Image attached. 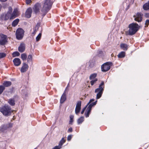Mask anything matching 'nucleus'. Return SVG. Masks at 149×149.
Listing matches in <instances>:
<instances>
[{
    "mask_svg": "<svg viewBox=\"0 0 149 149\" xmlns=\"http://www.w3.org/2000/svg\"><path fill=\"white\" fill-rule=\"evenodd\" d=\"M19 21V20L18 19H16L14 20L12 23V26L14 27L16 26L18 24Z\"/></svg>",
    "mask_w": 149,
    "mask_h": 149,
    "instance_id": "24",
    "label": "nucleus"
},
{
    "mask_svg": "<svg viewBox=\"0 0 149 149\" xmlns=\"http://www.w3.org/2000/svg\"><path fill=\"white\" fill-rule=\"evenodd\" d=\"M84 121V117H80L77 120V123L78 124H80Z\"/></svg>",
    "mask_w": 149,
    "mask_h": 149,
    "instance_id": "25",
    "label": "nucleus"
},
{
    "mask_svg": "<svg viewBox=\"0 0 149 149\" xmlns=\"http://www.w3.org/2000/svg\"><path fill=\"white\" fill-rule=\"evenodd\" d=\"M104 83L103 81L100 85L98 88L95 90V93H97V99H99L101 97L104 90Z\"/></svg>",
    "mask_w": 149,
    "mask_h": 149,
    "instance_id": "4",
    "label": "nucleus"
},
{
    "mask_svg": "<svg viewBox=\"0 0 149 149\" xmlns=\"http://www.w3.org/2000/svg\"><path fill=\"white\" fill-rule=\"evenodd\" d=\"M41 8L42 7H41L40 4L37 3L34 6L33 9L35 13H37L39 12L40 9L41 10Z\"/></svg>",
    "mask_w": 149,
    "mask_h": 149,
    "instance_id": "13",
    "label": "nucleus"
},
{
    "mask_svg": "<svg viewBox=\"0 0 149 149\" xmlns=\"http://www.w3.org/2000/svg\"><path fill=\"white\" fill-rule=\"evenodd\" d=\"M134 17L135 21L140 22L142 19V15L141 13H138L134 16Z\"/></svg>",
    "mask_w": 149,
    "mask_h": 149,
    "instance_id": "9",
    "label": "nucleus"
},
{
    "mask_svg": "<svg viewBox=\"0 0 149 149\" xmlns=\"http://www.w3.org/2000/svg\"><path fill=\"white\" fill-rule=\"evenodd\" d=\"M97 75V74L96 73H93L91 74L89 77V79L90 80H93L95 79H97L96 78Z\"/></svg>",
    "mask_w": 149,
    "mask_h": 149,
    "instance_id": "22",
    "label": "nucleus"
},
{
    "mask_svg": "<svg viewBox=\"0 0 149 149\" xmlns=\"http://www.w3.org/2000/svg\"><path fill=\"white\" fill-rule=\"evenodd\" d=\"M66 99V96L65 92L62 95L60 100V102L61 103H63L65 100Z\"/></svg>",
    "mask_w": 149,
    "mask_h": 149,
    "instance_id": "18",
    "label": "nucleus"
},
{
    "mask_svg": "<svg viewBox=\"0 0 149 149\" xmlns=\"http://www.w3.org/2000/svg\"><path fill=\"white\" fill-rule=\"evenodd\" d=\"M12 11V8L11 7L9 8V11L7 13L4 15H3L2 19L4 20L8 19L9 17L10 18L11 16V13Z\"/></svg>",
    "mask_w": 149,
    "mask_h": 149,
    "instance_id": "10",
    "label": "nucleus"
},
{
    "mask_svg": "<svg viewBox=\"0 0 149 149\" xmlns=\"http://www.w3.org/2000/svg\"><path fill=\"white\" fill-rule=\"evenodd\" d=\"M94 100H95L94 99L90 100L89 102L86 106V107H87L88 105L89 104L87 107L85 112V115L86 117V118L89 117V115L91 112L92 107L95 105L97 103V100H96L94 102L92 103V102L94 101Z\"/></svg>",
    "mask_w": 149,
    "mask_h": 149,
    "instance_id": "3",
    "label": "nucleus"
},
{
    "mask_svg": "<svg viewBox=\"0 0 149 149\" xmlns=\"http://www.w3.org/2000/svg\"><path fill=\"white\" fill-rule=\"evenodd\" d=\"M31 1V0H26V3L27 4H29Z\"/></svg>",
    "mask_w": 149,
    "mask_h": 149,
    "instance_id": "41",
    "label": "nucleus"
},
{
    "mask_svg": "<svg viewBox=\"0 0 149 149\" xmlns=\"http://www.w3.org/2000/svg\"><path fill=\"white\" fill-rule=\"evenodd\" d=\"M25 49L24 44H21L18 48V50L19 52H22L24 51Z\"/></svg>",
    "mask_w": 149,
    "mask_h": 149,
    "instance_id": "17",
    "label": "nucleus"
},
{
    "mask_svg": "<svg viewBox=\"0 0 149 149\" xmlns=\"http://www.w3.org/2000/svg\"><path fill=\"white\" fill-rule=\"evenodd\" d=\"M41 35L42 34L41 33H39V34L37 36L36 38V41H38L40 40L41 38Z\"/></svg>",
    "mask_w": 149,
    "mask_h": 149,
    "instance_id": "32",
    "label": "nucleus"
},
{
    "mask_svg": "<svg viewBox=\"0 0 149 149\" xmlns=\"http://www.w3.org/2000/svg\"><path fill=\"white\" fill-rule=\"evenodd\" d=\"M72 138V135H69L68 136L67 138V140L68 141H70V140Z\"/></svg>",
    "mask_w": 149,
    "mask_h": 149,
    "instance_id": "38",
    "label": "nucleus"
},
{
    "mask_svg": "<svg viewBox=\"0 0 149 149\" xmlns=\"http://www.w3.org/2000/svg\"><path fill=\"white\" fill-rule=\"evenodd\" d=\"M21 58L23 61L25 60L27 58V56L25 54H22L21 55Z\"/></svg>",
    "mask_w": 149,
    "mask_h": 149,
    "instance_id": "27",
    "label": "nucleus"
},
{
    "mask_svg": "<svg viewBox=\"0 0 149 149\" xmlns=\"http://www.w3.org/2000/svg\"><path fill=\"white\" fill-rule=\"evenodd\" d=\"M7 36L4 35H1L0 36V45H3L6 44L8 42Z\"/></svg>",
    "mask_w": 149,
    "mask_h": 149,
    "instance_id": "8",
    "label": "nucleus"
},
{
    "mask_svg": "<svg viewBox=\"0 0 149 149\" xmlns=\"http://www.w3.org/2000/svg\"><path fill=\"white\" fill-rule=\"evenodd\" d=\"M148 25H149V20L147 19L146 21L145 26L147 27Z\"/></svg>",
    "mask_w": 149,
    "mask_h": 149,
    "instance_id": "36",
    "label": "nucleus"
},
{
    "mask_svg": "<svg viewBox=\"0 0 149 149\" xmlns=\"http://www.w3.org/2000/svg\"><path fill=\"white\" fill-rule=\"evenodd\" d=\"M52 3L51 0H45L41 9L42 13L45 15L51 9Z\"/></svg>",
    "mask_w": 149,
    "mask_h": 149,
    "instance_id": "1",
    "label": "nucleus"
},
{
    "mask_svg": "<svg viewBox=\"0 0 149 149\" xmlns=\"http://www.w3.org/2000/svg\"><path fill=\"white\" fill-rule=\"evenodd\" d=\"M85 109H86V107H85L84 108V109H82V110L81 112V114H83L84 113V112L85 110Z\"/></svg>",
    "mask_w": 149,
    "mask_h": 149,
    "instance_id": "40",
    "label": "nucleus"
},
{
    "mask_svg": "<svg viewBox=\"0 0 149 149\" xmlns=\"http://www.w3.org/2000/svg\"><path fill=\"white\" fill-rule=\"evenodd\" d=\"M11 84V82L10 81H5L3 84V85L5 87H8Z\"/></svg>",
    "mask_w": 149,
    "mask_h": 149,
    "instance_id": "21",
    "label": "nucleus"
},
{
    "mask_svg": "<svg viewBox=\"0 0 149 149\" xmlns=\"http://www.w3.org/2000/svg\"><path fill=\"white\" fill-rule=\"evenodd\" d=\"M29 66L27 64L25 63H24L21 69V72H26L28 69Z\"/></svg>",
    "mask_w": 149,
    "mask_h": 149,
    "instance_id": "16",
    "label": "nucleus"
},
{
    "mask_svg": "<svg viewBox=\"0 0 149 149\" xmlns=\"http://www.w3.org/2000/svg\"><path fill=\"white\" fill-rule=\"evenodd\" d=\"M5 89L4 87L2 86H0V94H1Z\"/></svg>",
    "mask_w": 149,
    "mask_h": 149,
    "instance_id": "33",
    "label": "nucleus"
},
{
    "mask_svg": "<svg viewBox=\"0 0 149 149\" xmlns=\"http://www.w3.org/2000/svg\"><path fill=\"white\" fill-rule=\"evenodd\" d=\"M68 131V132H72V129L71 128H69Z\"/></svg>",
    "mask_w": 149,
    "mask_h": 149,
    "instance_id": "42",
    "label": "nucleus"
},
{
    "mask_svg": "<svg viewBox=\"0 0 149 149\" xmlns=\"http://www.w3.org/2000/svg\"><path fill=\"white\" fill-rule=\"evenodd\" d=\"M19 12L17 9H14L13 13L11 14L10 19H13L19 15Z\"/></svg>",
    "mask_w": 149,
    "mask_h": 149,
    "instance_id": "11",
    "label": "nucleus"
},
{
    "mask_svg": "<svg viewBox=\"0 0 149 149\" xmlns=\"http://www.w3.org/2000/svg\"><path fill=\"white\" fill-rule=\"evenodd\" d=\"M120 47L121 48L124 50H127V49L128 46L125 44L122 43L120 44Z\"/></svg>",
    "mask_w": 149,
    "mask_h": 149,
    "instance_id": "19",
    "label": "nucleus"
},
{
    "mask_svg": "<svg viewBox=\"0 0 149 149\" xmlns=\"http://www.w3.org/2000/svg\"><path fill=\"white\" fill-rule=\"evenodd\" d=\"M61 148V147L58 145V146H55L52 149H60Z\"/></svg>",
    "mask_w": 149,
    "mask_h": 149,
    "instance_id": "37",
    "label": "nucleus"
},
{
    "mask_svg": "<svg viewBox=\"0 0 149 149\" xmlns=\"http://www.w3.org/2000/svg\"><path fill=\"white\" fill-rule=\"evenodd\" d=\"M9 103L11 105H14L15 104V101L13 99H10L8 101Z\"/></svg>",
    "mask_w": 149,
    "mask_h": 149,
    "instance_id": "28",
    "label": "nucleus"
},
{
    "mask_svg": "<svg viewBox=\"0 0 149 149\" xmlns=\"http://www.w3.org/2000/svg\"><path fill=\"white\" fill-rule=\"evenodd\" d=\"M125 56V53L123 52H122L119 53L118 55L119 58H122L124 57Z\"/></svg>",
    "mask_w": 149,
    "mask_h": 149,
    "instance_id": "23",
    "label": "nucleus"
},
{
    "mask_svg": "<svg viewBox=\"0 0 149 149\" xmlns=\"http://www.w3.org/2000/svg\"><path fill=\"white\" fill-rule=\"evenodd\" d=\"M81 102L79 101L77 102L76 105L75 110V112L76 114H77L80 112L81 108Z\"/></svg>",
    "mask_w": 149,
    "mask_h": 149,
    "instance_id": "12",
    "label": "nucleus"
},
{
    "mask_svg": "<svg viewBox=\"0 0 149 149\" xmlns=\"http://www.w3.org/2000/svg\"><path fill=\"white\" fill-rule=\"evenodd\" d=\"M32 60V56L31 55H29L28 58H27V61L29 62V61H31Z\"/></svg>",
    "mask_w": 149,
    "mask_h": 149,
    "instance_id": "34",
    "label": "nucleus"
},
{
    "mask_svg": "<svg viewBox=\"0 0 149 149\" xmlns=\"http://www.w3.org/2000/svg\"><path fill=\"white\" fill-rule=\"evenodd\" d=\"M13 56V57L18 56L20 55V54L17 52H13L12 54Z\"/></svg>",
    "mask_w": 149,
    "mask_h": 149,
    "instance_id": "30",
    "label": "nucleus"
},
{
    "mask_svg": "<svg viewBox=\"0 0 149 149\" xmlns=\"http://www.w3.org/2000/svg\"><path fill=\"white\" fill-rule=\"evenodd\" d=\"M0 111L4 115L6 116L9 115L11 112L10 108L7 106L2 107L1 108Z\"/></svg>",
    "mask_w": 149,
    "mask_h": 149,
    "instance_id": "6",
    "label": "nucleus"
},
{
    "mask_svg": "<svg viewBox=\"0 0 149 149\" xmlns=\"http://www.w3.org/2000/svg\"><path fill=\"white\" fill-rule=\"evenodd\" d=\"M32 12V10L31 8H28L26 12L25 15L26 17L27 18H30L31 17Z\"/></svg>",
    "mask_w": 149,
    "mask_h": 149,
    "instance_id": "15",
    "label": "nucleus"
},
{
    "mask_svg": "<svg viewBox=\"0 0 149 149\" xmlns=\"http://www.w3.org/2000/svg\"><path fill=\"white\" fill-rule=\"evenodd\" d=\"M6 56V54L3 53H0V59L5 57Z\"/></svg>",
    "mask_w": 149,
    "mask_h": 149,
    "instance_id": "35",
    "label": "nucleus"
},
{
    "mask_svg": "<svg viewBox=\"0 0 149 149\" xmlns=\"http://www.w3.org/2000/svg\"><path fill=\"white\" fill-rule=\"evenodd\" d=\"M24 31L21 28H18L16 31V37L18 40L22 39L24 36Z\"/></svg>",
    "mask_w": 149,
    "mask_h": 149,
    "instance_id": "5",
    "label": "nucleus"
},
{
    "mask_svg": "<svg viewBox=\"0 0 149 149\" xmlns=\"http://www.w3.org/2000/svg\"><path fill=\"white\" fill-rule=\"evenodd\" d=\"M112 63L110 62H107L104 63L101 66L102 71L106 72L109 70L111 65Z\"/></svg>",
    "mask_w": 149,
    "mask_h": 149,
    "instance_id": "7",
    "label": "nucleus"
},
{
    "mask_svg": "<svg viewBox=\"0 0 149 149\" xmlns=\"http://www.w3.org/2000/svg\"><path fill=\"white\" fill-rule=\"evenodd\" d=\"M74 116L73 115H70V120L69 122V124H72V123L73 121Z\"/></svg>",
    "mask_w": 149,
    "mask_h": 149,
    "instance_id": "31",
    "label": "nucleus"
},
{
    "mask_svg": "<svg viewBox=\"0 0 149 149\" xmlns=\"http://www.w3.org/2000/svg\"><path fill=\"white\" fill-rule=\"evenodd\" d=\"M35 33H36L35 31L34 32L33 34H35Z\"/></svg>",
    "mask_w": 149,
    "mask_h": 149,
    "instance_id": "43",
    "label": "nucleus"
},
{
    "mask_svg": "<svg viewBox=\"0 0 149 149\" xmlns=\"http://www.w3.org/2000/svg\"><path fill=\"white\" fill-rule=\"evenodd\" d=\"M129 29L128 31V34L132 35L135 34L138 31L139 26L136 23H132L129 25Z\"/></svg>",
    "mask_w": 149,
    "mask_h": 149,
    "instance_id": "2",
    "label": "nucleus"
},
{
    "mask_svg": "<svg viewBox=\"0 0 149 149\" xmlns=\"http://www.w3.org/2000/svg\"><path fill=\"white\" fill-rule=\"evenodd\" d=\"M13 62L15 65L16 66H19L21 63L20 59L18 58H15L14 59Z\"/></svg>",
    "mask_w": 149,
    "mask_h": 149,
    "instance_id": "14",
    "label": "nucleus"
},
{
    "mask_svg": "<svg viewBox=\"0 0 149 149\" xmlns=\"http://www.w3.org/2000/svg\"><path fill=\"white\" fill-rule=\"evenodd\" d=\"M90 83L91 85L93 86L95 84L97 81V79H95L91 80Z\"/></svg>",
    "mask_w": 149,
    "mask_h": 149,
    "instance_id": "29",
    "label": "nucleus"
},
{
    "mask_svg": "<svg viewBox=\"0 0 149 149\" xmlns=\"http://www.w3.org/2000/svg\"><path fill=\"white\" fill-rule=\"evenodd\" d=\"M65 141L64 138H62L61 140L60 141L58 145L61 147L63 144L65 142Z\"/></svg>",
    "mask_w": 149,
    "mask_h": 149,
    "instance_id": "26",
    "label": "nucleus"
},
{
    "mask_svg": "<svg viewBox=\"0 0 149 149\" xmlns=\"http://www.w3.org/2000/svg\"><path fill=\"white\" fill-rule=\"evenodd\" d=\"M144 10H147L149 9V1L148 3L145 4L143 6Z\"/></svg>",
    "mask_w": 149,
    "mask_h": 149,
    "instance_id": "20",
    "label": "nucleus"
},
{
    "mask_svg": "<svg viewBox=\"0 0 149 149\" xmlns=\"http://www.w3.org/2000/svg\"><path fill=\"white\" fill-rule=\"evenodd\" d=\"M145 16L146 18H148L149 17V13H145Z\"/></svg>",
    "mask_w": 149,
    "mask_h": 149,
    "instance_id": "39",
    "label": "nucleus"
}]
</instances>
